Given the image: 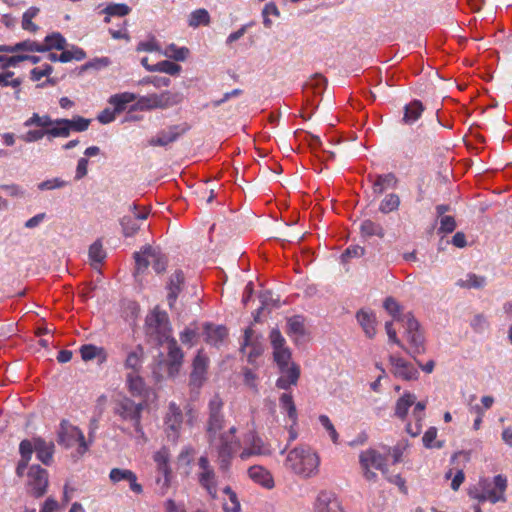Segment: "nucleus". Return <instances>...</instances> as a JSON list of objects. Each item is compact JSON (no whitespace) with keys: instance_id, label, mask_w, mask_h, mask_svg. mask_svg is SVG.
<instances>
[{"instance_id":"obj_1","label":"nucleus","mask_w":512,"mask_h":512,"mask_svg":"<svg viewBox=\"0 0 512 512\" xmlns=\"http://www.w3.org/2000/svg\"><path fill=\"white\" fill-rule=\"evenodd\" d=\"M319 464L318 454L306 445H300L290 450L285 460L286 468L304 478L317 475Z\"/></svg>"},{"instance_id":"obj_2","label":"nucleus","mask_w":512,"mask_h":512,"mask_svg":"<svg viewBox=\"0 0 512 512\" xmlns=\"http://www.w3.org/2000/svg\"><path fill=\"white\" fill-rule=\"evenodd\" d=\"M143 409L144 404L142 402L136 403L128 397H123L115 402L113 411L122 421L131 423L135 433H141V436L144 437V431L141 425Z\"/></svg>"},{"instance_id":"obj_3","label":"nucleus","mask_w":512,"mask_h":512,"mask_svg":"<svg viewBox=\"0 0 512 512\" xmlns=\"http://www.w3.org/2000/svg\"><path fill=\"white\" fill-rule=\"evenodd\" d=\"M136 263V273L144 272L151 264L156 273H162L166 270L167 257L158 247L150 245L143 247L139 252L134 253Z\"/></svg>"},{"instance_id":"obj_4","label":"nucleus","mask_w":512,"mask_h":512,"mask_svg":"<svg viewBox=\"0 0 512 512\" xmlns=\"http://www.w3.org/2000/svg\"><path fill=\"white\" fill-rule=\"evenodd\" d=\"M494 488H491V484L488 479H484L480 481L479 485L482 489L481 492H477L473 494L470 493V496L474 499H477L479 502H485L489 500L491 503L495 504L497 502H505V491L507 488V478L498 474L493 479Z\"/></svg>"},{"instance_id":"obj_5","label":"nucleus","mask_w":512,"mask_h":512,"mask_svg":"<svg viewBox=\"0 0 512 512\" xmlns=\"http://www.w3.org/2000/svg\"><path fill=\"white\" fill-rule=\"evenodd\" d=\"M402 324L405 328L407 340L410 344L409 349L405 347L403 350L413 359H416L418 355L425 352L424 336L420 331V324L410 312L403 316Z\"/></svg>"},{"instance_id":"obj_6","label":"nucleus","mask_w":512,"mask_h":512,"mask_svg":"<svg viewBox=\"0 0 512 512\" xmlns=\"http://www.w3.org/2000/svg\"><path fill=\"white\" fill-rule=\"evenodd\" d=\"M57 436L58 444L65 448H70L78 442L80 453H84L88 449V445L82 431L78 427L72 425L68 420L61 421Z\"/></svg>"},{"instance_id":"obj_7","label":"nucleus","mask_w":512,"mask_h":512,"mask_svg":"<svg viewBox=\"0 0 512 512\" xmlns=\"http://www.w3.org/2000/svg\"><path fill=\"white\" fill-rule=\"evenodd\" d=\"M146 325L151 334L155 333L158 335L160 343L172 338L169 318L165 311L155 308L153 312L147 316Z\"/></svg>"},{"instance_id":"obj_8","label":"nucleus","mask_w":512,"mask_h":512,"mask_svg":"<svg viewBox=\"0 0 512 512\" xmlns=\"http://www.w3.org/2000/svg\"><path fill=\"white\" fill-rule=\"evenodd\" d=\"M183 423V413L179 406L171 402L164 418V427L167 438L175 443L179 436Z\"/></svg>"},{"instance_id":"obj_9","label":"nucleus","mask_w":512,"mask_h":512,"mask_svg":"<svg viewBox=\"0 0 512 512\" xmlns=\"http://www.w3.org/2000/svg\"><path fill=\"white\" fill-rule=\"evenodd\" d=\"M200 472L198 474L199 483L203 486L212 498L217 497L216 475L210 466L206 456H201L198 461Z\"/></svg>"},{"instance_id":"obj_10","label":"nucleus","mask_w":512,"mask_h":512,"mask_svg":"<svg viewBox=\"0 0 512 512\" xmlns=\"http://www.w3.org/2000/svg\"><path fill=\"white\" fill-rule=\"evenodd\" d=\"M29 486L35 497H41L48 485L47 471L39 465H32L28 472Z\"/></svg>"},{"instance_id":"obj_11","label":"nucleus","mask_w":512,"mask_h":512,"mask_svg":"<svg viewBox=\"0 0 512 512\" xmlns=\"http://www.w3.org/2000/svg\"><path fill=\"white\" fill-rule=\"evenodd\" d=\"M389 362L392 366V373L395 377L401 378L405 381L417 380L419 377L418 370L410 363L401 357L391 355Z\"/></svg>"},{"instance_id":"obj_12","label":"nucleus","mask_w":512,"mask_h":512,"mask_svg":"<svg viewBox=\"0 0 512 512\" xmlns=\"http://www.w3.org/2000/svg\"><path fill=\"white\" fill-rule=\"evenodd\" d=\"M189 129L187 124L172 125L165 130L160 131L156 137L149 140L151 146H166L175 142L178 137Z\"/></svg>"},{"instance_id":"obj_13","label":"nucleus","mask_w":512,"mask_h":512,"mask_svg":"<svg viewBox=\"0 0 512 512\" xmlns=\"http://www.w3.org/2000/svg\"><path fill=\"white\" fill-rule=\"evenodd\" d=\"M315 512H343L342 505L337 496L330 491L323 490L319 492L315 503Z\"/></svg>"},{"instance_id":"obj_14","label":"nucleus","mask_w":512,"mask_h":512,"mask_svg":"<svg viewBox=\"0 0 512 512\" xmlns=\"http://www.w3.org/2000/svg\"><path fill=\"white\" fill-rule=\"evenodd\" d=\"M360 464L362 468L373 467L386 475L388 473V467L386 464V456L380 454L374 449H369L361 452L359 456Z\"/></svg>"},{"instance_id":"obj_15","label":"nucleus","mask_w":512,"mask_h":512,"mask_svg":"<svg viewBox=\"0 0 512 512\" xmlns=\"http://www.w3.org/2000/svg\"><path fill=\"white\" fill-rule=\"evenodd\" d=\"M109 479L114 484L121 481H127L129 483L130 489L135 494H141L143 492V487L137 482V475L132 470L112 468L109 473Z\"/></svg>"},{"instance_id":"obj_16","label":"nucleus","mask_w":512,"mask_h":512,"mask_svg":"<svg viewBox=\"0 0 512 512\" xmlns=\"http://www.w3.org/2000/svg\"><path fill=\"white\" fill-rule=\"evenodd\" d=\"M248 346L251 347V350L247 355V361L253 364L256 358L263 353V347L258 336H254V330L251 327H248L244 332V341L241 345L240 352L245 353V349Z\"/></svg>"},{"instance_id":"obj_17","label":"nucleus","mask_w":512,"mask_h":512,"mask_svg":"<svg viewBox=\"0 0 512 512\" xmlns=\"http://www.w3.org/2000/svg\"><path fill=\"white\" fill-rule=\"evenodd\" d=\"M166 342L168 344V374L171 377H175L182 365L183 352L181 351L177 341L174 338H170L166 340Z\"/></svg>"},{"instance_id":"obj_18","label":"nucleus","mask_w":512,"mask_h":512,"mask_svg":"<svg viewBox=\"0 0 512 512\" xmlns=\"http://www.w3.org/2000/svg\"><path fill=\"white\" fill-rule=\"evenodd\" d=\"M185 282L184 273L182 270H175L169 277L166 288L168 290L167 301L170 308H173L178 295L182 291Z\"/></svg>"},{"instance_id":"obj_19","label":"nucleus","mask_w":512,"mask_h":512,"mask_svg":"<svg viewBox=\"0 0 512 512\" xmlns=\"http://www.w3.org/2000/svg\"><path fill=\"white\" fill-rule=\"evenodd\" d=\"M207 359L198 354L193 361V370L190 375V386L199 389L206 380Z\"/></svg>"},{"instance_id":"obj_20","label":"nucleus","mask_w":512,"mask_h":512,"mask_svg":"<svg viewBox=\"0 0 512 512\" xmlns=\"http://www.w3.org/2000/svg\"><path fill=\"white\" fill-rule=\"evenodd\" d=\"M281 376L276 381V387L282 390H288L295 386L300 378V367L296 363H291L287 368L279 370Z\"/></svg>"},{"instance_id":"obj_21","label":"nucleus","mask_w":512,"mask_h":512,"mask_svg":"<svg viewBox=\"0 0 512 512\" xmlns=\"http://www.w3.org/2000/svg\"><path fill=\"white\" fill-rule=\"evenodd\" d=\"M35 452L37 458L44 465H50L53 460L55 445L52 441H46L41 437H34Z\"/></svg>"},{"instance_id":"obj_22","label":"nucleus","mask_w":512,"mask_h":512,"mask_svg":"<svg viewBox=\"0 0 512 512\" xmlns=\"http://www.w3.org/2000/svg\"><path fill=\"white\" fill-rule=\"evenodd\" d=\"M368 178L373 182L372 189L376 196L381 195L387 188H393L397 184V178L393 173L379 174L374 179L369 175Z\"/></svg>"},{"instance_id":"obj_23","label":"nucleus","mask_w":512,"mask_h":512,"mask_svg":"<svg viewBox=\"0 0 512 512\" xmlns=\"http://www.w3.org/2000/svg\"><path fill=\"white\" fill-rule=\"evenodd\" d=\"M286 333L294 340L296 344H298L300 339L306 335L304 318L300 315H294L288 318Z\"/></svg>"},{"instance_id":"obj_24","label":"nucleus","mask_w":512,"mask_h":512,"mask_svg":"<svg viewBox=\"0 0 512 512\" xmlns=\"http://www.w3.org/2000/svg\"><path fill=\"white\" fill-rule=\"evenodd\" d=\"M356 319L368 338H373L376 335L374 313L361 309L356 313Z\"/></svg>"},{"instance_id":"obj_25","label":"nucleus","mask_w":512,"mask_h":512,"mask_svg":"<svg viewBox=\"0 0 512 512\" xmlns=\"http://www.w3.org/2000/svg\"><path fill=\"white\" fill-rule=\"evenodd\" d=\"M424 106L421 101L413 100L404 107L402 123L405 125L414 124L422 115Z\"/></svg>"},{"instance_id":"obj_26","label":"nucleus","mask_w":512,"mask_h":512,"mask_svg":"<svg viewBox=\"0 0 512 512\" xmlns=\"http://www.w3.org/2000/svg\"><path fill=\"white\" fill-rule=\"evenodd\" d=\"M415 401H416L415 394L410 393V392H405L396 401L394 415L401 420H405L410 407L415 404Z\"/></svg>"},{"instance_id":"obj_27","label":"nucleus","mask_w":512,"mask_h":512,"mask_svg":"<svg viewBox=\"0 0 512 512\" xmlns=\"http://www.w3.org/2000/svg\"><path fill=\"white\" fill-rule=\"evenodd\" d=\"M251 479L261 484L265 488L271 489L274 487V481L271 474L261 466H252L248 470Z\"/></svg>"},{"instance_id":"obj_28","label":"nucleus","mask_w":512,"mask_h":512,"mask_svg":"<svg viewBox=\"0 0 512 512\" xmlns=\"http://www.w3.org/2000/svg\"><path fill=\"white\" fill-rule=\"evenodd\" d=\"M235 451V447L226 436L222 437V444L218 445V454L220 461V469L226 470L229 466V460Z\"/></svg>"},{"instance_id":"obj_29","label":"nucleus","mask_w":512,"mask_h":512,"mask_svg":"<svg viewBox=\"0 0 512 512\" xmlns=\"http://www.w3.org/2000/svg\"><path fill=\"white\" fill-rule=\"evenodd\" d=\"M228 335V331L224 326L206 325V340L213 346H219Z\"/></svg>"},{"instance_id":"obj_30","label":"nucleus","mask_w":512,"mask_h":512,"mask_svg":"<svg viewBox=\"0 0 512 512\" xmlns=\"http://www.w3.org/2000/svg\"><path fill=\"white\" fill-rule=\"evenodd\" d=\"M154 461L157 463L159 471L164 476V484L167 485L169 482L168 476L170 474L169 454L167 449L162 448L157 451L154 455Z\"/></svg>"},{"instance_id":"obj_31","label":"nucleus","mask_w":512,"mask_h":512,"mask_svg":"<svg viewBox=\"0 0 512 512\" xmlns=\"http://www.w3.org/2000/svg\"><path fill=\"white\" fill-rule=\"evenodd\" d=\"M127 385H128L129 392L133 396L141 397L145 394V391H146L145 383H144L143 379L136 373L131 372V373L127 374Z\"/></svg>"},{"instance_id":"obj_32","label":"nucleus","mask_w":512,"mask_h":512,"mask_svg":"<svg viewBox=\"0 0 512 512\" xmlns=\"http://www.w3.org/2000/svg\"><path fill=\"white\" fill-rule=\"evenodd\" d=\"M456 285L467 289H481L486 285V278L484 276H478L474 273H469L466 275L465 279H459L456 282Z\"/></svg>"},{"instance_id":"obj_33","label":"nucleus","mask_w":512,"mask_h":512,"mask_svg":"<svg viewBox=\"0 0 512 512\" xmlns=\"http://www.w3.org/2000/svg\"><path fill=\"white\" fill-rule=\"evenodd\" d=\"M143 355V348L140 345L137 346L135 350L128 353L125 360V367L132 369L134 373L138 372L142 365Z\"/></svg>"},{"instance_id":"obj_34","label":"nucleus","mask_w":512,"mask_h":512,"mask_svg":"<svg viewBox=\"0 0 512 512\" xmlns=\"http://www.w3.org/2000/svg\"><path fill=\"white\" fill-rule=\"evenodd\" d=\"M136 99V95L129 92H124L120 94H115L110 97L109 103L112 104L115 108V111L122 112L125 110L126 105L128 103L133 102Z\"/></svg>"},{"instance_id":"obj_35","label":"nucleus","mask_w":512,"mask_h":512,"mask_svg":"<svg viewBox=\"0 0 512 512\" xmlns=\"http://www.w3.org/2000/svg\"><path fill=\"white\" fill-rule=\"evenodd\" d=\"M280 407L287 412V415L293 423L297 421V409L290 393H283L279 398Z\"/></svg>"},{"instance_id":"obj_36","label":"nucleus","mask_w":512,"mask_h":512,"mask_svg":"<svg viewBox=\"0 0 512 512\" xmlns=\"http://www.w3.org/2000/svg\"><path fill=\"white\" fill-rule=\"evenodd\" d=\"M181 69L180 65L168 60L158 62L152 67H148V71L150 72H163L172 76L179 74Z\"/></svg>"},{"instance_id":"obj_37","label":"nucleus","mask_w":512,"mask_h":512,"mask_svg":"<svg viewBox=\"0 0 512 512\" xmlns=\"http://www.w3.org/2000/svg\"><path fill=\"white\" fill-rule=\"evenodd\" d=\"M360 230L364 236H378L383 238L385 235L383 227L369 219L361 223Z\"/></svg>"},{"instance_id":"obj_38","label":"nucleus","mask_w":512,"mask_h":512,"mask_svg":"<svg viewBox=\"0 0 512 512\" xmlns=\"http://www.w3.org/2000/svg\"><path fill=\"white\" fill-rule=\"evenodd\" d=\"M64 121H66V118L54 119V125L50 129H46L47 136L52 138L69 137L70 132L68 126L63 124Z\"/></svg>"},{"instance_id":"obj_39","label":"nucleus","mask_w":512,"mask_h":512,"mask_svg":"<svg viewBox=\"0 0 512 512\" xmlns=\"http://www.w3.org/2000/svg\"><path fill=\"white\" fill-rule=\"evenodd\" d=\"M138 221L139 220H136L132 216H123L120 219L122 233L125 237H132L138 232V230L140 229Z\"/></svg>"},{"instance_id":"obj_40","label":"nucleus","mask_w":512,"mask_h":512,"mask_svg":"<svg viewBox=\"0 0 512 512\" xmlns=\"http://www.w3.org/2000/svg\"><path fill=\"white\" fill-rule=\"evenodd\" d=\"M400 205V198L395 193L387 194L384 199L381 201L379 210L384 213L388 214L390 212L398 210Z\"/></svg>"},{"instance_id":"obj_41","label":"nucleus","mask_w":512,"mask_h":512,"mask_svg":"<svg viewBox=\"0 0 512 512\" xmlns=\"http://www.w3.org/2000/svg\"><path fill=\"white\" fill-rule=\"evenodd\" d=\"M273 357L279 370L287 368L293 363L291 361V351L288 347L274 350Z\"/></svg>"},{"instance_id":"obj_42","label":"nucleus","mask_w":512,"mask_h":512,"mask_svg":"<svg viewBox=\"0 0 512 512\" xmlns=\"http://www.w3.org/2000/svg\"><path fill=\"white\" fill-rule=\"evenodd\" d=\"M90 122V119L84 118L82 116H74L72 119H66L63 124L68 126L69 132L71 133V131H86L90 125Z\"/></svg>"},{"instance_id":"obj_43","label":"nucleus","mask_w":512,"mask_h":512,"mask_svg":"<svg viewBox=\"0 0 512 512\" xmlns=\"http://www.w3.org/2000/svg\"><path fill=\"white\" fill-rule=\"evenodd\" d=\"M224 416L223 414L211 416L208 419L207 433L211 442L216 438V434L223 428Z\"/></svg>"},{"instance_id":"obj_44","label":"nucleus","mask_w":512,"mask_h":512,"mask_svg":"<svg viewBox=\"0 0 512 512\" xmlns=\"http://www.w3.org/2000/svg\"><path fill=\"white\" fill-rule=\"evenodd\" d=\"M210 21L209 13L206 9H197L193 11L188 20V24L191 27H198L201 24H208Z\"/></svg>"},{"instance_id":"obj_45","label":"nucleus","mask_w":512,"mask_h":512,"mask_svg":"<svg viewBox=\"0 0 512 512\" xmlns=\"http://www.w3.org/2000/svg\"><path fill=\"white\" fill-rule=\"evenodd\" d=\"M131 8L124 3H110L104 9L103 13L108 16H126L130 13Z\"/></svg>"},{"instance_id":"obj_46","label":"nucleus","mask_w":512,"mask_h":512,"mask_svg":"<svg viewBox=\"0 0 512 512\" xmlns=\"http://www.w3.org/2000/svg\"><path fill=\"white\" fill-rule=\"evenodd\" d=\"M89 258L94 264H100L106 258V252L100 240L95 241L89 248Z\"/></svg>"},{"instance_id":"obj_47","label":"nucleus","mask_w":512,"mask_h":512,"mask_svg":"<svg viewBox=\"0 0 512 512\" xmlns=\"http://www.w3.org/2000/svg\"><path fill=\"white\" fill-rule=\"evenodd\" d=\"M383 306L386 309V311L393 317V319L395 321H398L401 323L403 322V316L405 314L400 313V305L394 298L387 297L384 301Z\"/></svg>"},{"instance_id":"obj_48","label":"nucleus","mask_w":512,"mask_h":512,"mask_svg":"<svg viewBox=\"0 0 512 512\" xmlns=\"http://www.w3.org/2000/svg\"><path fill=\"white\" fill-rule=\"evenodd\" d=\"M189 53V50L185 47H177L175 44L167 46L164 55L172 58L176 61H184Z\"/></svg>"},{"instance_id":"obj_49","label":"nucleus","mask_w":512,"mask_h":512,"mask_svg":"<svg viewBox=\"0 0 512 512\" xmlns=\"http://www.w3.org/2000/svg\"><path fill=\"white\" fill-rule=\"evenodd\" d=\"M139 103L142 105V107H146L148 109H156L161 108L164 109V103L163 99L161 98L160 94H152L148 97H143Z\"/></svg>"},{"instance_id":"obj_50","label":"nucleus","mask_w":512,"mask_h":512,"mask_svg":"<svg viewBox=\"0 0 512 512\" xmlns=\"http://www.w3.org/2000/svg\"><path fill=\"white\" fill-rule=\"evenodd\" d=\"M45 42L49 44L51 50H63L66 46V39L58 32L47 35Z\"/></svg>"},{"instance_id":"obj_51","label":"nucleus","mask_w":512,"mask_h":512,"mask_svg":"<svg viewBox=\"0 0 512 512\" xmlns=\"http://www.w3.org/2000/svg\"><path fill=\"white\" fill-rule=\"evenodd\" d=\"M163 99L164 107L169 108L179 104L183 100V94L180 92L165 91L160 94Z\"/></svg>"},{"instance_id":"obj_52","label":"nucleus","mask_w":512,"mask_h":512,"mask_svg":"<svg viewBox=\"0 0 512 512\" xmlns=\"http://www.w3.org/2000/svg\"><path fill=\"white\" fill-rule=\"evenodd\" d=\"M35 451V442L34 438L32 440H22L19 445V452L21 455V459L25 461H30L33 452Z\"/></svg>"},{"instance_id":"obj_53","label":"nucleus","mask_w":512,"mask_h":512,"mask_svg":"<svg viewBox=\"0 0 512 512\" xmlns=\"http://www.w3.org/2000/svg\"><path fill=\"white\" fill-rule=\"evenodd\" d=\"M68 185V182L61 179V178H53L45 180L38 184V189L41 191L44 190H54V189H61Z\"/></svg>"},{"instance_id":"obj_54","label":"nucleus","mask_w":512,"mask_h":512,"mask_svg":"<svg viewBox=\"0 0 512 512\" xmlns=\"http://www.w3.org/2000/svg\"><path fill=\"white\" fill-rule=\"evenodd\" d=\"M319 422L323 426V428L328 432L332 442L337 444L339 435H338L334 425L330 421L329 417L327 415H320Z\"/></svg>"},{"instance_id":"obj_55","label":"nucleus","mask_w":512,"mask_h":512,"mask_svg":"<svg viewBox=\"0 0 512 512\" xmlns=\"http://www.w3.org/2000/svg\"><path fill=\"white\" fill-rule=\"evenodd\" d=\"M31 49V40H24L15 45H0V52L15 53L18 51H29Z\"/></svg>"},{"instance_id":"obj_56","label":"nucleus","mask_w":512,"mask_h":512,"mask_svg":"<svg viewBox=\"0 0 512 512\" xmlns=\"http://www.w3.org/2000/svg\"><path fill=\"white\" fill-rule=\"evenodd\" d=\"M410 446L408 440L399 441L393 448H389V452L393 457V463H398L402 459L404 451Z\"/></svg>"},{"instance_id":"obj_57","label":"nucleus","mask_w":512,"mask_h":512,"mask_svg":"<svg viewBox=\"0 0 512 512\" xmlns=\"http://www.w3.org/2000/svg\"><path fill=\"white\" fill-rule=\"evenodd\" d=\"M269 339L271 342V345L273 347V350L286 348L285 343L286 340L282 336L280 330L278 328H273L269 334Z\"/></svg>"},{"instance_id":"obj_58","label":"nucleus","mask_w":512,"mask_h":512,"mask_svg":"<svg viewBox=\"0 0 512 512\" xmlns=\"http://www.w3.org/2000/svg\"><path fill=\"white\" fill-rule=\"evenodd\" d=\"M45 135H47L46 130L35 129L29 130L26 133L21 134L19 138L26 143H32L41 140Z\"/></svg>"},{"instance_id":"obj_59","label":"nucleus","mask_w":512,"mask_h":512,"mask_svg":"<svg viewBox=\"0 0 512 512\" xmlns=\"http://www.w3.org/2000/svg\"><path fill=\"white\" fill-rule=\"evenodd\" d=\"M365 249L359 245L348 247L341 255L342 262H347L351 258H359L363 256Z\"/></svg>"},{"instance_id":"obj_60","label":"nucleus","mask_w":512,"mask_h":512,"mask_svg":"<svg viewBox=\"0 0 512 512\" xmlns=\"http://www.w3.org/2000/svg\"><path fill=\"white\" fill-rule=\"evenodd\" d=\"M209 417L222 414L223 401L219 395H214L208 404Z\"/></svg>"},{"instance_id":"obj_61","label":"nucleus","mask_w":512,"mask_h":512,"mask_svg":"<svg viewBox=\"0 0 512 512\" xmlns=\"http://www.w3.org/2000/svg\"><path fill=\"white\" fill-rule=\"evenodd\" d=\"M53 72V67L49 64H45L43 69L33 68L30 71V79L32 81H39L42 77H48Z\"/></svg>"},{"instance_id":"obj_62","label":"nucleus","mask_w":512,"mask_h":512,"mask_svg":"<svg viewBox=\"0 0 512 512\" xmlns=\"http://www.w3.org/2000/svg\"><path fill=\"white\" fill-rule=\"evenodd\" d=\"M471 327L474 331L482 333L488 328V321L482 314H477L471 321Z\"/></svg>"},{"instance_id":"obj_63","label":"nucleus","mask_w":512,"mask_h":512,"mask_svg":"<svg viewBox=\"0 0 512 512\" xmlns=\"http://www.w3.org/2000/svg\"><path fill=\"white\" fill-rule=\"evenodd\" d=\"M22 59L20 55H14V56H3L0 55V66L2 69H7L9 67H16L20 62H22Z\"/></svg>"},{"instance_id":"obj_64","label":"nucleus","mask_w":512,"mask_h":512,"mask_svg":"<svg viewBox=\"0 0 512 512\" xmlns=\"http://www.w3.org/2000/svg\"><path fill=\"white\" fill-rule=\"evenodd\" d=\"M165 512H186L184 503H177L175 500L169 498L164 502Z\"/></svg>"}]
</instances>
